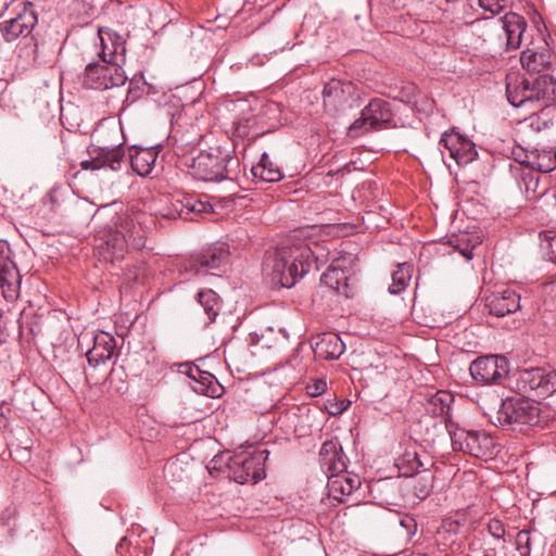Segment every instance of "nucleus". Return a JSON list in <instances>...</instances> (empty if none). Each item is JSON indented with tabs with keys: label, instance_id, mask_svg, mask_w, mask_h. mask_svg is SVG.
Here are the masks:
<instances>
[{
	"label": "nucleus",
	"instance_id": "obj_36",
	"mask_svg": "<svg viewBox=\"0 0 556 556\" xmlns=\"http://www.w3.org/2000/svg\"><path fill=\"white\" fill-rule=\"evenodd\" d=\"M256 124L257 119L255 115L250 113L249 115L241 116L233 122L235 132L240 138L255 140L262 135L258 131H253Z\"/></svg>",
	"mask_w": 556,
	"mask_h": 556
},
{
	"label": "nucleus",
	"instance_id": "obj_12",
	"mask_svg": "<svg viewBox=\"0 0 556 556\" xmlns=\"http://www.w3.org/2000/svg\"><path fill=\"white\" fill-rule=\"evenodd\" d=\"M22 277L12 260V250L5 240H0V288L3 296L13 301L18 298Z\"/></svg>",
	"mask_w": 556,
	"mask_h": 556
},
{
	"label": "nucleus",
	"instance_id": "obj_20",
	"mask_svg": "<svg viewBox=\"0 0 556 556\" xmlns=\"http://www.w3.org/2000/svg\"><path fill=\"white\" fill-rule=\"evenodd\" d=\"M520 63L526 71L523 76H536L548 72H555L552 64V54L548 51L536 52L526 49L520 54Z\"/></svg>",
	"mask_w": 556,
	"mask_h": 556
},
{
	"label": "nucleus",
	"instance_id": "obj_51",
	"mask_svg": "<svg viewBox=\"0 0 556 556\" xmlns=\"http://www.w3.org/2000/svg\"><path fill=\"white\" fill-rule=\"evenodd\" d=\"M187 374L191 379H193L197 382L198 378L202 377V375L205 374V371H202L198 366H190Z\"/></svg>",
	"mask_w": 556,
	"mask_h": 556
},
{
	"label": "nucleus",
	"instance_id": "obj_28",
	"mask_svg": "<svg viewBox=\"0 0 556 556\" xmlns=\"http://www.w3.org/2000/svg\"><path fill=\"white\" fill-rule=\"evenodd\" d=\"M519 174L518 186L519 189L526 194L529 200H536L542 198L548 187L547 184L541 182V176L539 172L525 168H516Z\"/></svg>",
	"mask_w": 556,
	"mask_h": 556
},
{
	"label": "nucleus",
	"instance_id": "obj_43",
	"mask_svg": "<svg viewBox=\"0 0 556 556\" xmlns=\"http://www.w3.org/2000/svg\"><path fill=\"white\" fill-rule=\"evenodd\" d=\"M488 531L494 539H504L505 527L504 523L498 519H490L488 522Z\"/></svg>",
	"mask_w": 556,
	"mask_h": 556
},
{
	"label": "nucleus",
	"instance_id": "obj_6",
	"mask_svg": "<svg viewBox=\"0 0 556 556\" xmlns=\"http://www.w3.org/2000/svg\"><path fill=\"white\" fill-rule=\"evenodd\" d=\"M515 389L518 393L546 399L556 394V369L533 367L516 374Z\"/></svg>",
	"mask_w": 556,
	"mask_h": 556
},
{
	"label": "nucleus",
	"instance_id": "obj_29",
	"mask_svg": "<svg viewBox=\"0 0 556 556\" xmlns=\"http://www.w3.org/2000/svg\"><path fill=\"white\" fill-rule=\"evenodd\" d=\"M339 260L334 261L329 268L321 275L320 281L323 285L328 287L331 290L337 291L345 295L350 296V287H349V275L348 273L339 265Z\"/></svg>",
	"mask_w": 556,
	"mask_h": 556
},
{
	"label": "nucleus",
	"instance_id": "obj_33",
	"mask_svg": "<svg viewBox=\"0 0 556 556\" xmlns=\"http://www.w3.org/2000/svg\"><path fill=\"white\" fill-rule=\"evenodd\" d=\"M529 93L530 86L528 76H522L520 80H516L515 83L508 81L506 84L507 100L515 108H520L528 103H533V99Z\"/></svg>",
	"mask_w": 556,
	"mask_h": 556
},
{
	"label": "nucleus",
	"instance_id": "obj_13",
	"mask_svg": "<svg viewBox=\"0 0 556 556\" xmlns=\"http://www.w3.org/2000/svg\"><path fill=\"white\" fill-rule=\"evenodd\" d=\"M440 146L448 151L450 156L462 166L472 162L477 156L476 144L458 132H444L441 136Z\"/></svg>",
	"mask_w": 556,
	"mask_h": 556
},
{
	"label": "nucleus",
	"instance_id": "obj_34",
	"mask_svg": "<svg viewBox=\"0 0 556 556\" xmlns=\"http://www.w3.org/2000/svg\"><path fill=\"white\" fill-rule=\"evenodd\" d=\"M195 300L202 306L207 317L206 324L214 323L222 309L219 295L212 289H203L197 293Z\"/></svg>",
	"mask_w": 556,
	"mask_h": 556
},
{
	"label": "nucleus",
	"instance_id": "obj_25",
	"mask_svg": "<svg viewBox=\"0 0 556 556\" xmlns=\"http://www.w3.org/2000/svg\"><path fill=\"white\" fill-rule=\"evenodd\" d=\"M251 173L260 182H278L285 177L281 165L267 152L262 153L257 164L252 166Z\"/></svg>",
	"mask_w": 556,
	"mask_h": 556
},
{
	"label": "nucleus",
	"instance_id": "obj_14",
	"mask_svg": "<svg viewBox=\"0 0 556 556\" xmlns=\"http://www.w3.org/2000/svg\"><path fill=\"white\" fill-rule=\"evenodd\" d=\"M346 460L343 448L337 440H328L323 443L319 451V464L328 478L345 472Z\"/></svg>",
	"mask_w": 556,
	"mask_h": 556
},
{
	"label": "nucleus",
	"instance_id": "obj_7",
	"mask_svg": "<svg viewBox=\"0 0 556 556\" xmlns=\"http://www.w3.org/2000/svg\"><path fill=\"white\" fill-rule=\"evenodd\" d=\"M451 442L455 451H462L476 458H493L498 452L494 438L484 431L457 429L450 431Z\"/></svg>",
	"mask_w": 556,
	"mask_h": 556
},
{
	"label": "nucleus",
	"instance_id": "obj_54",
	"mask_svg": "<svg viewBox=\"0 0 556 556\" xmlns=\"http://www.w3.org/2000/svg\"><path fill=\"white\" fill-rule=\"evenodd\" d=\"M456 248L459 250V252L465 256L467 257L468 260H470L472 257V252L471 250L472 249H469L468 247L467 248H459L458 245H456Z\"/></svg>",
	"mask_w": 556,
	"mask_h": 556
},
{
	"label": "nucleus",
	"instance_id": "obj_26",
	"mask_svg": "<svg viewBox=\"0 0 556 556\" xmlns=\"http://www.w3.org/2000/svg\"><path fill=\"white\" fill-rule=\"evenodd\" d=\"M96 161L99 163L100 168H109L113 172L121 170L123 165L126 164V150L119 143L114 147H100L94 146Z\"/></svg>",
	"mask_w": 556,
	"mask_h": 556
},
{
	"label": "nucleus",
	"instance_id": "obj_27",
	"mask_svg": "<svg viewBox=\"0 0 556 556\" xmlns=\"http://www.w3.org/2000/svg\"><path fill=\"white\" fill-rule=\"evenodd\" d=\"M345 344L339 334L333 332L323 333L314 344V353L324 359H338L344 352Z\"/></svg>",
	"mask_w": 556,
	"mask_h": 556
},
{
	"label": "nucleus",
	"instance_id": "obj_32",
	"mask_svg": "<svg viewBox=\"0 0 556 556\" xmlns=\"http://www.w3.org/2000/svg\"><path fill=\"white\" fill-rule=\"evenodd\" d=\"M327 485L329 493L341 501L340 496L350 495L359 488L361 480L358 477H350L343 472L329 477Z\"/></svg>",
	"mask_w": 556,
	"mask_h": 556
},
{
	"label": "nucleus",
	"instance_id": "obj_4",
	"mask_svg": "<svg viewBox=\"0 0 556 556\" xmlns=\"http://www.w3.org/2000/svg\"><path fill=\"white\" fill-rule=\"evenodd\" d=\"M540 413V403L526 396H514L502 400L496 419L502 427L521 431L523 426L538 425Z\"/></svg>",
	"mask_w": 556,
	"mask_h": 556
},
{
	"label": "nucleus",
	"instance_id": "obj_30",
	"mask_svg": "<svg viewBox=\"0 0 556 556\" xmlns=\"http://www.w3.org/2000/svg\"><path fill=\"white\" fill-rule=\"evenodd\" d=\"M530 169L539 173H551L556 169V148L535 147L530 152Z\"/></svg>",
	"mask_w": 556,
	"mask_h": 556
},
{
	"label": "nucleus",
	"instance_id": "obj_21",
	"mask_svg": "<svg viewBox=\"0 0 556 556\" xmlns=\"http://www.w3.org/2000/svg\"><path fill=\"white\" fill-rule=\"evenodd\" d=\"M432 465L433 462L425 452L419 454L415 448L405 450L395 460L400 476L403 477H414L421 469L430 468Z\"/></svg>",
	"mask_w": 556,
	"mask_h": 556
},
{
	"label": "nucleus",
	"instance_id": "obj_42",
	"mask_svg": "<svg viewBox=\"0 0 556 556\" xmlns=\"http://www.w3.org/2000/svg\"><path fill=\"white\" fill-rule=\"evenodd\" d=\"M530 152L531 149H525L522 147H516L511 151L514 160L520 165H525L527 169H530Z\"/></svg>",
	"mask_w": 556,
	"mask_h": 556
},
{
	"label": "nucleus",
	"instance_id": "obj_17",
	"mask_svg": "<svg viewBox=\"0 0 556 556\" xmlns=\"http://www.w3.org/2000/svg\"><path fill=\"white\" fill-rule=\"evenodd\" d=\"M485 306L489 313L496 317L516 313L520 309V295L511 289H505L503 292L492 293L486 298Z\"/></svg>",
	"mask_w": 556,
	"mask_h": 556
},
{
	"label": "nucleus",
	"instance_id": "obj_45",
	"mask_svg": "<svg viewBox=\"0 0 556 556\" xmlns=\"http://www.w3.org/2000/svg\"><path fill=\"white\" fill-rule=\"evenodd\" d=\"M213 378H214V376H213V375H211V374H208V372H206V371H205V374H203V375H202V377H199V378H198L197 383H198L199 386L193 387V390H194L195 392H198V393L208 394V393H210V390H208V386H207V383H208V384H211V383H212Z\"/></svg>",
	"mask_w": 556,
	"mask_h": 556
},
{
	"label": "nucleus",
	"instance_id": "obj_50",
	"mask_svg": "<svg viewBox=\"0 0 556 556\" xmlns=\"http://www.w3.org/2000/svg\"><path fill=\"white\" fill-rule=\"evenodd\" d=\"M2 318H3V313H2V309L0 308V344L5 343L7 338H8L7 327H5Z\"/></svg>",
	"mask_w": 556,
	"mask_h": 556
},
{
	"label": "nucleus",
	"instance_id": "obj_46",
	"mask_svg": "<svg viewBox=\"0 0 556 556\" xmlns=\"http://www.w3.org/2000/svg\"><path fill=\"white\" fill-rule=\"evenodd\" d=\"M349 405L350 401L342 400L336 403H331L329 406H327V409L330 415L337 416L346 410Z\"/></svg>",
	"mask_w": 556,
	"mask_h": 556
},
{
	"label": "nucleus",
	"instance_id": "obj_1",
	"mask_svg": "<svg viewBox=\"0 0 556 556\" xmlns=\"http://www.w3.org/2000/svg\"><path fill=\"white\" fill-rule=\"evenodd\" d=\"M142 217L127 212H115L111 215L110 220L96 235L99 255L114 264L124 260L129 245L135 249L143 248L147 230L142 226Z\"/></svg>",
	"mask_w": 556,
	"mask_h": 556
},
{
	"label": "nucleus",
	"instance_id": "obj_2",
	"mask_svg": "<svg viewBox=\"0 0 556 556\" xmlns=\"http://www.w3.org/2000/svg\"><path fill=\"white\" fill-rule=\"evenodd\" d=\"M315 263L316 257L306 243H283L266 253L263 275L273 287L291 288Z\"/></svg>",
	"mask_w": 556,
	"mask_h": 556
},
{
	"label": "nucleus",
	"instance_id": "obj_23",
	"mask_svg": "<svg viewBox=\"0 0 556 556\" xmlns=\"http://www.w3.org/2000/svg\"><path fill=\"white\" fill-rule=\"evenodd\" d=\"M323 99L325 106L336 112H344L352 106L351 97L340 80L332 79L324 86Z\"/></svg>",
	"mask_w": 556,
	"mask_h": 556
},
{
	"label": "nucleus",
	"instance_id": "obj_55",
	"mask_svg": "<svg viewBox=\"0 0 556 556\" xmlns=\"http://www.w3.org/2000/svg\"><path fill=\"white\" fill-rule=\"evenodd\" d=\"M176 468H177L176 464H169V465L166 466L165 470L166 471H173Z\"/></svg>",
	"mask_w": 556,
	"mask_h": 556
},
{
	"label": "nucleus",
	"instance_id": "obj_9",
	"mask_svg": "<svg viewBox=\"0 0 556 556\" xmlns=\"http://www.w3.org/2000/svg\"><path fill=\"white\" fill-rule=\"evenodd\" d=\"M127 80L121 65L90 62L85 67L81 84L87 89L106 90L123 86Z\"/></svg>",
	"mask_w": 556,
	"mask_h": 556
},
{
	"label": "nucleus",
	"instance_id": "obj_48",
	"mask_svg": "<svg viewBox=\"0 0 556 556\" xmlns=\"http://www.w3.org/2000/svg\"><path fill=\"white\" fill-rule=\"evenodd\" d=\"M326 387H327L326 381L317 380L314 382L313 386H308L307 388L309 390L311 395L317 396L326 391Z\"/></svg>",
	"mask_w": 556,
	"mask_h": 556
},
{
	"label": "nucleus",
	"instance_id": "obj_41",
	"mask_svg": "<svg viewBox=\"0 0 556 556\" xmlns=\"http://www.w3.org/2000/svg\"><path fill=\"white\" fill-rule=\"evenodd\" d=\"M507 1L508 0H478L479 5L492 14H500L506 8Z\"/></svg>",
	"mask_w": 556,
	"mask_h": 556
},
{
	"label": "nucleus",
	"instance_id": "obj_15",
	"mask_svg": "<svg viewBox=\"0 0 556 556\" xmlns=\"http://www.w3.org/2000/svg\"><path fill=\"white\" fill-rule=\"evenodd\" d=\"M530 97L544 106H556V75L554 72L528 76Z\"/></svg>",
	"mask_w": 556,
	"mask_h": 556
},
{
	"label": "nucleus",
	"instance_id": "obj_16",
	"mask_svg": "<svg viewBox=\"0 0 556 556\" xmlns=\"http://www.w3.org/2000/svg\"><path fill=\"white\" fill-rule=\"evenodd\" d=\"M102 50L99 53L101 61L108 64L121 65L125 62V40L114 31L99 30Z\"/></svg>",
	"mask_w": 556,
	"mask_h": 556
},
{
	"label": "nucleus",
	"instance_id": "obj_8",
	"mask_svg": "<svg viewBox=\"0 0 556 556\" xmlns=\"http://www.w3.org/2000/svg\"><path fill=\"white\" fill-rule=\"evenodd\" d=\"M268 454L267 450H258L251 455H235L228 462L229 475L240 484L261 481L265 478V462Z\"/></svg>",
	"mask_w": 556,
	"mask_h": 556
},
{
	"label": "nucleus",
	"instance_id": "obj_49",
	"mask_svg": "<svg viewBox=\"0 0 556 556\" xmlns=\"http://www.w3.org/2000/svg\"><path fill=\"white\" fill-rule=\"evenodd\" d=\"M400 525L407 530V535L413 534L416 530V522L410 517L401 518Z\"/></svg>",
	"mask_w": 556,
	"mask_h": 556
},
{
	"label": "nucleus",
	"instance_id": "obj_19",
	"mask_svg": "<svg viewBox=\"0 0 556 556\" xmlns=\"http://www.w3.org/2000/svg\"><path fill=\"white\" fill-rule=\"evenodd\" d=\"M505 33L506 51H514L520 48L522 35L527 29V21L523 16L515 12H508L500 18Z\"/></svg>",
	"mask_w": 556,
	"mask_h": 556
},
{
	"label": "nucleus",
	"instance_id": "obj_53",
	"mask_svg": "<svg viewBox=\"0 0 556 556\" xmlns=\"http://www.w3.org/2000/svg\"><path fill=\"white\" fill-rule=\"evenodd\" d=\"M549 247H551L549 260L552 262L556 263V236L552 239Z\"/></svg>",
	"mask_w": 556,
	"mask_h": 556
},
{
	"label": "nucleus",
	"instance_id": "obj_40",
	"mask_svg": "<svg viewBox=\"0 0 556 556\" xmlns=\"http://www.w3.org/2000/svg\"><path fill=\"white\" fill-rule=\"evenodd\" d=\"M517 549L520 552L521 556H529L531 552V539L530 531L520 530L517 533L516 538Z\"/></svg>",
	"mask_w": 556,
	"mask_h": 556
},
{
	"label": "nucleus",
	"instance_id": "obj_37",
	"mask_svg": "<svg viewBox=\"0 0 556 556\" xmlns=\"http://www.w3.org/2000/svg\"><path fill=\"white\" fill-rule=\"evenodd\" d=\"M412 278V266L407 263L397 265V269L392 274V283L389 287L391 294H399L406 289Z\"/></svg>",
	"mask_w": 556,
	"mask_h": 556
},
{
	"label": "nucleus",
	"instance_id": "obj_18",
	"mask_svg": "<svg viewBox=\"0 0 556 556\" xmlns=\"http://www.w3.org/2000/svg\"><path fill=\"white\" fill-rule=\"evenodd\" d=\"M116 354V340L105 331H101L93 338V346L86 353L90 366H99L110 361Z\"/></svg>",
	"mask_w": 556,
	"mask_h": 556
},
{
	"label": "nucleus",
	"instance_id": "obj_52",
	"mask_svg": "<svg viewBox=\"0 0 556 556\" xmlns=\"http://www.w3.org/2000/svg\"><path fill=\"white\" fill-rule=\"evenodd\" d=\"M111 214L109 212V206H104L102 208H99L96 214L93 215V220H100L104 219L105 217H109Z\"/></svg>",
	"mask_w": 556,
	"mask_h": 556
},
{
	"label": "nucleus",
	"instance_id": "obj_10",
	"mask_svg": "<svg viewBox=\"0 0 556 556\" xmlns=\"http://www.w3.org/2000/svg\"><path fill=\"white\" fill-rule=\"evenodd\" d=\"M229 252L224 245H212L190 256L185 263L186 271H194L195 275L220 276L226 271Z\"/></svg>",
	"mask_w": 556,
	"mask_h": 556
},
{
	"label": "nucleus",
	"instance_id": "obj_38",
	"mask_svg": "<svg viewBox=\"0 0 556 556\" xmlns=\"http://www.w3.org/2000/svg\"><path fill=\"white\" fill-rule=\"evenodd\" d=\"M555 110L556 106L542 105V109L539 112L531 114L526 121L533 130L541 131L553 126L554 116L552 113Z\"/></svg>",
	"mask_w": 556,
	"mask_h": 556
},
{
	"label": "nucleus",
	"instance_id": "obj_47",
	"mask_svg": "<svg viewBox=\"0 0 556 556\" xmlns=\"http://www.w3.org/2000/svg\"><path fill=\"white\" fill-rule=\"evenodd\" d=\"M191 201H192L191 214L192 213L200 214V213L208 211V208L212 207L207 202H203V201L199 200L197 197L194 198V200H191Z\"/></svg>",
	"mask_w": 556,
	"mask_h": 556
},
{
	"label": "nucleus",
	"instance_id": "obj_35",
	"mask_svg": "<svg viewBox=\"0 0 556 556\" xmlns=\"http://www.w3.org/2000/svg\"><path fill=\"white\" fill-rule=\"evenodd\" d=\"M413 484V493L418 500H426L433 490L434 473L430 468L421 469Z\"/></svg>",
	"mask_w": 556,
	"mask_h": 556
},
{
	"label": "nucleus",
	"instance_id": "obj_44",
	"mask_svg": "<svg viewBox=\"0 0 556 556\" xmlns=\"http://www.w3.org/2000/svg\"><path fill=\"white\" fill-rule=\"evenodd\" d=\"M90 160H85L80 162V167L85 170H97L101 169L99 163L96 161V150L94 144H91L87 150Z\"/></svg>",
	"mask_w": 556,
	"mask_h": 556
},
{
	"label": "nucleus",
	"instance_id": "obj_22",
	"mask_svg": "<svg viewBox=\"0 0 556 556\" xmlns=\"http://www.w3.org/2000/svg\"><path fill=\"white\" fill-rule=\"evenodd\" d=\"M157 150L154 147L142 148L139 146H132L128 155L130 166L132 170L142 177L150 175L154 168Z\"/></svg>",
	"mask_w": 556,
	"mask_h": 556
},
{
	"label": "nucleus",
	"instance_id": "obj_11",
	"mask_svg": "<svg viewBox=\"0 0 556 556\" xmlns=\"http://www.w3.org/2000/svg\"><path fill=\"white\" fill-rule=\"evenodd\" d=\"M471 377L481 384L501 383L509 374V361L503 355H484L470 365Z\"/></svg>",
	"mask_w": 556,
	"mask_h": 556
},
{
	"label": "nucleus",
	"instance_id": "obj_39",
	"mask_svg": "<svg viewBox=\"0 0 556 556\" xmlns=\"http://www.w3.org/2000/svg\"><path fill=\"white\" fill-rule=\"evenodd\" d=\"M194 195H184L180 200H177L174 204V208L177 215L184 219H192L190 216L192 210V201Z\"/></svg>",
	"mask_w": 556,
	"mask_h": 556
},
{
	"label": "nucleus",
	"instance_id": "obj_3",
	"mask_svg": "<svg viewBox=\"0 0 556 556\" xmlns=\"http://www.w3.org/2000/svg\"><path fill=\"white\" fill-rule=\"evenodd\" d=\"M191 175L203 181L235 179L240 172V161L235 150L227 147H211L192 160Z\"/></svg>",
	"mask_w": 556,
	"mask_h": 556
},
{
	"label": "nucleus",
	"instance_id": "obj_31",
	"mask_svg": "<svg viewBox=\"0 0 556 556\" xmlns=\"http://www.w3.org/2000/svg\"><path fill=\"white\" fill-rule=\"evenodd\" d=\"M26 20L25 15H18L1 24V34L7 42H12L21 36L26 37L30 34L35 18Z\"/></svg>",
	"mask_w": 556,
	"mask_h": 556
},
{
	"label": "nucleus",
	"instance_id": "obj_24",
	"mask_svg": "<svg viewBox=\"0 0 556 556\" xmlns=\"http://www.w3.org/2000/svg\"><path fill=\"white\" fill-rule=\"evenodd\" d=\"M453 402L454 396L451 392L445 390H439L427 399V403L425 405L427 413L434 417L441 416L444 418L445 426L448 432L452 430L453 426L450 417V412L452 409L451 406Z\"/></svg>",
	"mask_w": 556,
	"mask_h": 556
},
{
	"label": "nucleus",
	"instance_id": "obj_5",
	"mask_svg": "<svg viewBox=\"0 0 556 556\" xmlns=\"http://www.w3.org/2000/svg\"><path fill=\"white\" fill-rule=\"evenodd\" d=\"M391 103L381 98L371 99L361 112V116L349 127V135L356 137L363 132H374L395 127Z\"/></svg>",
	"mask_w": 556,
	"mask_h": 556
}]
</instances>
